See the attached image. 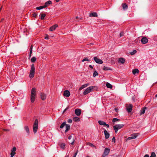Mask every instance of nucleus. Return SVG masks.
<instances>
[{
    "label": "nucleus",
    "mask_w": 157,
    "mask_h": 157,
    "mask_svg": "<svg viewBox=\"0 0 157 157\" xmlns=\"http://www.w3.org/2000/svg\"><path fill=\"white\" fill-rule=\"evenodd\" d=\"M136 52H137V51L136 50H134L133 51L130 52L129 53L130 55H133L135 54H136Z\"/></svg>",
    "instance_id": "nucleus-34"
},
{
    "label": "nucleus",
    "mask_w": 157,
    "mask_h": 157,
    "mask_svg": "<svg viewBox=\"0 0 157 157\" xmlns=\"http://www.w3.org/2000/svg\"><path fill=\"white\" fill-rule=\"evenodd\" d=\"M105 125L108 128L109 127V125L108 124H106H106Z\"/></svg>",
    "instance_id": "nucleus-52"
},
{
    "label": "nucleus",
    "mask_w": 157,
    "mask_h": 157,
    "mask_svg": "<svg viewBox=\"0 0 157 157\" xmlns=\"http://www.w3.org/2000/svg\"><path fill=\"white\" fill-rule=\"evenodd\" d=\"M44 6H40L37 7L36 8V9L37 10H40L43 8H44Z\"/></svg>",
    "instance_id": "nucleus-36"
},
{
    "label": "nucleus",
    "mask_w": 157,
    "mask_h": 157,
    "mask_svg": "<svg viewBox=\"0 0 157 157\" xmlns=\"http://www.w3.org/2000/svg\"><path fill=\"white\" fill-rule=\"evenodd\" d=\"M36 89L33 88L31 91V101L32 102H33L35 99Z\"/></svg>",
    "instance_id": "nucleus-1"
},
{
    "label": "nucleus",
    "mask_w": 157,
    "mask_h": 157,
    "mask_svg": "<svg viewBox=\"0 0 157 157\" xmlns=\"http://www.w3.org/2000/svg\"><path fill=\"white\" fill-rule=\"evenodd\" d=\"M38 128V121L37 119L35 120L33 126V131L34 133L36 132Z\"/></svg>",
    "instance_id": "nucleus-3"
},
{
    "label": "nucleus",
    "mask_w": 157,
    "mask_h": 157,
    "mask_svg": "<svg viewBox=\"0 0 157 157\" xmlns=\"http://www.w3.org/2000/svg\"><path fill=\"white\" fill-rule=\"evenodd\" d=\"M150 156L151 157H156V155L155 153L154 152H152Z\"/></svg>",
    "instance_id": "nucleus-39"
},
{
    "label": "nucleus",
    "mask_w": 157,
    "mask_h": 157,
    "mask_svg": "<svg viewBox=\"0 0 157 157\" xmlns=\"http://www.w3.org/2000/svg\"><path fill=\"white\" fill-rule=\"evenodd\" d=\"M94 59L97 63L101 64L103 62L101 59L98 58L97 57H94Z\"/></svg>",
    "instance_id": "nucleus-7"
},
{
    "label": "nucleus",
    "mask_w": 157,
    "mask_h": 157,
    "mask_svg": "<svg viewBox=\"0 0 157 157\" xmlns=\"http://www.w3.org/2000/svg\"><path fill=\"white\" fill-rule=\"evenodd\" d=\"M132 105L131 104L127 106V110L128 113H130L132 111Z\"/></svg>",
    "instance_id": "nucleus-10"
},
{
    "label": "nucleus",
    "mask_w": 157,
    "mask_h": 157,
    "mask_svg": "<svg viewBox=\"0 0 157 157\" xmlns=\"http://www.w3.org/2000/svg\"><path fill=\"white\" fill-rule=\"evenodd\" d=\"M35 72V66L33 64H32L31 65L30 73L29 75V77L30 78H33L34 76Z\"/></svg>",
    "instance_id": "nucleus-2"
},
{
    "label": "nucleus",
    "mask_w": 157,
    "mask_h": 157,
    "mask_svg": "<svg viewBox=\"0 0 157 157\" xmlns=\"http://www.w3.org/2000/svg\"><path fill=\"white\" fill-rule=\"evenodd\" d=\"M73 121L75 122L79 121H80V119L77 117H74L73 118Z\"/></svg>",
    "instance_id": "nucleus-24"
},
{
    "label": "nucleus",
    "mask_w": 157,
    "mask_h": 157,
    "mask_svg": "<svg viewBox=\"0 0 157 157\" xmlns=\"http://www.w3.org/2000/svg\"><path fill=\"white\" fill-rule=\"evenodd\" d=\"M120 121V120L119 119L114 118L113 119L112 121L114 123L117 121Z\"/></svg>",
    "instance_id": "nucleus-32"
},
{
    "label": "nucleus",
    "mask_w": 157,
    "mask_h": 157,
    "mask_svg": "<svg viewBox=\"0 0 157 157\" xmlns=\"http://www.w3.org/2000/svg\"><path fill=\"white\" fill-rule=\"evenodd\" d=\"M124 32H121V33H120V37L122 36H123L124 35Z\"/></svg>",
    "instance_id": "nucleus-40"
},
{
    "label": "nucleus",
    "mask_w": 157,
    "mask_h": 157,
    "mask_svg": "<svg viewBox=\"0 0 157 157\" xmlns=\"http://www.w3.org/2000/svg\"><path fill=\"white\" fill-rule=\"evenodd\" d=\"M115 140H116V139H115V137H113L112 139V141L113 142H114V143H115Z\"/></svg>",
    "instance_id": "nucleus-43"
},
{
    "label": "nucleus",
    "mask_w": 157,
    "mask_h": 157,
    "mask_svg": "<svg viewBox=\"0 0 157 157\" xmlns=\"http://www.w3.org/2000/svg\"><path fill=\"white\" fill-rule=\"evenodd\" d=\"M86 157H89V156H87Z\"/></svg>",
    "instance_id": "nucleus-63"
},
{
    "label": "nucleus",
    "mask_w": 157,
    "mask_h": 157,
    "mask_svg": "<svg viewBox=\"0 0 157 157\" xmlns=\"http://www.w3.org/2000/svg\"><path fill=\"white\" fill-rule=\"evenodd\" d=\"M32 53V51L30 50L29 55V58H30Z\"/></svg>",
    "instance_id": "nucleus-46"
},
{
    "label": "nucleus",
    "mask_w": 157,
    "mask_h": 157,
    "mask_svg": "<svg viewBox=\"0 0 157 157\" xmlns=\"http://www.w3.org/2000/svg\"><path fill=\"white\" fill-rule=\"evenodd\" d=\"M57 2H59L60 0H55Z\"/></svg>",
    "instance_id": "nucleus-57"
},
{
    "label": "nucleus",
    "mask_w": 157,
    "mask_h": 157,
    "mask_svg": "<svg viewBox=\"0 0 157 157\" xmlns=\"http://www.w3.org/2000/svg\"><path fill=\"white\" fill-rule=\"evenodd\" d=\"M66 129L65 131V132H67L70 129V125L69 124H66Z\"/></svg>",
    "instance_id": "nucleus-25"
},
{
    "label": "nucleus",
    "mask_w": 157,
    "mask_h": 157,
    "mask_svg": "<svg viewBox=\"0 0 157 157\" xmlns=\"http://www.w3.org/2000/svg\"><path fill=\"white\" fill-rule=\"evenodd\" d=\"M110 151V149L107 148H106L102 155L103 157H105L106 156L108 155Z\"/></svg>",
    "instance_id": "nucleus-6"
},
{
    "label": "nucleus",
    "mask_w": 157,
    "mask_h": 157,
    "mask_svg": "<svg viewBox=\"0 0 157 157\" xmlns=\"http://www.w3.org/2000/svg\"><path fill=\"white\" fill-rule=\"evenodd\" d=\"M32 49H33V46H32V45H31L30 48V50L32 51Z\"/></svg>",
    "instance_id": "nucleus-51"
},
{
    "label": "nucleus",
    "mask_w": 157,
    "mask_h": 157,
    "mask_svg": "<svg viewBox=\"0 0 157 157\" xmlns=\"http://www.w3.org/2000/svg\"><path fill=\"white\" fill-rule=\"evenodd\" d=\"M147 108L146 107H144L143 108L142 110H140V114H142L144 113L145 110L146 109H147Z\"/></svg>",
    "instance_id": "nucleus-23"
},
{
    "label": "nucleus",
    "mask_w": 157,
    "mask_h": 157,
    "mask_svg": "<svg viewBox=\"0 0 157 157\" xmlns=\"http://www.w3.org/2000/svg\"><path fill=\"white\" fill-rule=\"evenodd\" d=\"M122 6L124 10H127L128 8V5L126 3H123Z\"/></svg>",
    "instance_id": "nucleus-21"
},
{
    "label": "nucleus",
    "mask_w": 157,
    "mask_h": 157,
    "mask_svg": "<svg viewBox=\"0 0 157 157\" xmlns=\"http://www.w3.org/2000/svg\"><path fill=\"white\" fill-rule=\"evenodd\" d=\"M70 94V92L68 90H65L64 91L63 94V95L67 97H69Z\"/></svg>",
    "instance_id": "nucleus-12"
},
{
    "label": "nucleus",
    "mask_w": 157,
    "mask_h": 157,
    "mask_svg": "<svg viewBox=\"0 0 157 157\" xmlns=\"http://www.w3.org/2000/svg\"><path fill=\"white\" fill-rule=\"evenodd\" d=\"M4 20V19H2L1 20V21H2Z\"/></svg>",
    "instance_id": "nucleus-58"
},
{
    "label": "nucleus",
    "mask_w": 157,
    "mask_h": 157,
    "mask_svg": "<svg viewBox=\"0 0 157 157\" xmlns=\"http://www.w3.org/2000/svg\"><path fill=\"white\" fill-rule=\"evenodd\" d=\"M65 144L64 143H61L60 145V147L63 149L64 148V147H65Z\"/></svg>",
    "instance_id": "nucleus-33"
},
{
    "label": "nucleus",
    "mask_w": 157,
    "mask_h": 157,
    "mask_svg": "<svg viewBox=\"0 0 157 157\" xmlns=\"http://www.w3.org/2000/svg\"><path fill=\"white\" fill-rule=\"evenodd\" d=\"M106 85L107 87L109 88L112 89L113 87V86L112 85L110 84L109 82H107V83H106Z\"/></svg>",
    "instance_id": "nucleus-26"
},
{
    "label": "nucleus",
    "mask_w": 157,
    "mask_h": 157,
    "mask_svg": "<svg viewBox=\"0 0 157 157\" xmlns=\"http://www.w3.org/2000/svg\"><path fill=\"white\" fill-rule=\"evenodd\" d=\"M124 124H116L113 126V128L115 130L116 133H117L118 130L122 128L124 126Z\"/></svg>",
    "instance_id": "nucleus-4"
},
{
    "label": "nucleus",
    "mask_w": 157,
    "mask_h": 157,
    "mask_svg": "<svg viewBox=\"0 0 157 157\" xmlns=\"http://www.w3.org/2000/svg\"><path fill=\"white\" fill-rule=\"evenodd\" d=\"M88 145H89L91 147H94V146L93 144L90 143H88Z\"/></svg>",
    "instance_id": "nucleus-41"
},
{
    "label": "nucleus",
    "mask_w": 157,
    "mask_h": 157,
    "mask_svg": "<svg viewBox=\"0 0 157 157\" xmlns=\"http://www.w3.org/2000/svg\"><path fill=\"white\" fill-rule=\"evenodd\" d=\"M89 85V83L86 84L82 86L79 88V90H82L85 87H86Z\"/></svg>",
    "instance_id": "nucleus-20"
},
{
    "label": "nucleus",
    "mask_w": 157,
    "mask_h": 157,
    "mask_svg": "<svg viewBox=\"0 0 157 157\" xmlns=\"http://www.w3.org/2000/svg\"><path fill=\"white\" fill-rule=\"evenodd\" d=\"M58 25L57 24H55L53 25L51 27L50 29L49 30L51 31H52L55 30L56 28L58 27Z\"/></svg>",
    "instance_id": "nucleus-14"
},
{
    "label": "nucleus",
    "mask_w": 157,
    "mask_h": 157,
    "mask_svg": "<svg viewBox=\"0 0 157 157\" xmlns=\"http://www.w3.org/2000/svg\"><path fill=\"white\" fill-rule=\"evenodd\" d=\"M4 131H9V130L8 129H4L3 130Z\"/></svg>",
    "instance_id": "nucleus-56"
},
{
    "label": "nucleus",
    "mask_w": 157,
    "mask_h": 157,
    "mask_svg": "<svg viewBox=\"0 0 157 157\" xmlns=\"http://www.w3.org/2000/svg\"><path fill=\"white\" fill-rule=\"evenodd\" d=\"M68 156H69L68 155H67V156H65V157H68Z\"/></svg>",
    "instance_id": "nucleus-62"
},
{
    "label": "nucleus",
    "mask_w": 157,
    "mask_h": 157,
    "mask_svg": "<svg viewBox=\"0 0 157 157\" xmlns=\"http://www.w3.org/2000/svg\"><path fill=\"white\" fill-rule=\"evenodd\" d=\"M78 18V17H76V19H77Z\"/></svg>",
    "instance_id": "nucleus-59"
},
{
    "label": "nucleus",
    "mask_w": 157,
    "mask_h": 157,
    "mask_svg": "<svg viewBox=\"0 0 157 157\" xmlns=\"http://www.w3.org/2000/svg\"><path fill=\"white\" fill-rule=\"evenodd\" d=\"M95 87L94 86H91L87 88L83 92V94L85 95L89 93L92 91V89L95 88Z\"/></svg>",
    "instance_id": "nucleus-5"
},
{
    "label": "nucleus",
    "mask_w": 157,
    "mask_h": 157,
    "mask_svg": "<svg viewBox=\"0 0 157 157\" xmlns=\"http://www.w3.org/2000/svg\"><path fill=\"white\" fill-rule=\"evenodd\" d=\"M16 150V148L15 147H14L12 150H11V152L10 153L11 157H13L15 154V151Z\"/></svg>",
    "instance_id": "nucleus-13"
},
{
    "label": "nucleus",
    "mask_w": 157,
    "mask_h": 157,
    "mask_svg": "<svg viewBox=\"0 0 157 157\" xmlns=\"http://www.w3.org/2000/svg\"><path fill=\"white\" fill-rule=\"evenodd\" d=\"M125 61V59L123 58H121L119 59V62L121 63L122 64L124 63Z\"/></svg>",
    "instance_id": "nucleus-22"
},
{
    "label": "nucleus",
    "mask_w": 157,
    "mask_h": 157,
    "mask_svg": "<svg viewBox=\"0 0 157 157\" xmlns=\"http://www.w3.org/2000/svg\"><path fill=\"white\" fill-rule=\"evenodd\" d=\"M2 7H1L0 8V11H1V10L2 9Z\"/></svg>",
    "instance_id": "nucleus-61"
},
{
    "label": "nucleus",
    "mask_w": 157,
    "mask_h": 157,
    "mask_svg": "<svg viewBox=\"0 0 157 157\" xmlns=\"http://www.w3.org/2000/svg\"><path fill=\"white\" fill-rule=\"evenodd\" d=\"M66 124V122H63L60 126V128H62Z\"/></svg>",
    "instance_id": "nucleus-31"
},
{
    "label": "nucleus",
    "mask_w": 157,
    "mask_h": 157,
    "mask_svg": "<svg viewBox=\"0 0 157 157\" xmlns=\"http://www.w3.org/2000/svg\"><path fill=\"white\" fill-rule=\"evenodd\" d=\"M36 59L35 57H33L31 59V61L32 62L34 63L36 61Z\"/></svg>",
    "instance_id": "nucleus-35"
},
{
    "label": "nucleus",
    "mask_w": 157,
    "mask_h": 157,
    "mask_svg": "<svg viewBox=\"0 0 157 157\" xmlns=\"http://www.w3.org/2000/svg\"><path fill=\"white\" fill-rule=\"evenodd\" d=\"M78 150L75 153V154L73 157H76V156L78 153Z\"/></svg>",
    "instance_id": "nucleus-47"
},
{
    "label": "nucleus",
    "mask_w": 157,
    "mask_h": 157,
    "mask_svg": "<svg viewBox=\"0 0 157 157\" xmlns=\"http://www.w3.org/2000/svg\"><path fill=\"white\" fill-rule=\"evenodd\" d=\"M52 2L51 1H48L46 2L44 4V6L45 8L48 6L49 5L52 4Z\"/></svg>",
    "instance_id": "nucleus-17"
},
{
    "label": "nucleus",
    "mask_w": 157,
    "mask_h": 157,
    "mask_svg": "<svg viewBox=\"0 0 157 157\" xmlns=\"http://www.w3.org/2000/svg\"><path fill=\"white\" fill-rule=\"evenodd\" d=\"M67 122L68 123H71L72 122V120L71 119H69L68 120Z\"/></svg>",
    "instance_id": "nucleus-45"
},
{
    "label": "nucleus",
    "mask_w": 157,
    "mask_h": 157,
    "mask_svg": "<svg viewBox=\"0 0 157 157\" xmlns=\"http://www.w3.org/2000/svg\"><path fill=\"white\" fill-rule=\"evenodd\" d=\"M68 108V107H67V108H66L63 111V113L65 112Z\"/></svg>",
    "instance_id": "nucleus-49"
},
{
    "label": "nucleus",
    "mask_w": 157,
    "mask_h": 157,
    "mask_svg": "<svg viewBox=\"0 0 157 157\" xmlns=\"http://www.w3.org/2000/svg\"><path fill=\"white\" fill-rule=\"evenodd\" d=\"M74 142H75V140L74 138H73L72 139V141L71 142H70V143L71 144L73 145Z\"/></svg>",
    "instance_id": "nucleus-44"
},
{
    "label": "nucleus",
    "mask_w": 157,
    "mask_h": 157,
    "mask_svg": "<svg viewBox=\"0 0 157 157\" xmlns=\"http://www.w3.org/2000/svg\"><path fill=\"white\" fill-rule=\"evenodd\" d=\"M40 96L41 99L43 100L46 98V95L44 93H41V94Z\"/></svg>",
    "instance_id": "nucleus-19"
},
{
    "label": "nucleus",
    "mask_w": 157,
    "mask_h": 157,
    "mask_svg": "<svg viewBox=\"0 0 157 157\" xmlns=\"http://www.w3.org/2000/svg\"><path fill=\"white\" fill-rule=\"evenodd\" d=\"M46 15L44 14H42L40 17V18L41 20H43L44 19V17H45Z\"/></svg>",
    "instance_id": "nucleus-37"
},
{
    "label": "nucleus",
    "mask_w": 157,
    "mask_h": 157,
    "mask_svg": "<svg viewBox=\"0 0 157 157\" xmlns=\"http://www.w3.org/2000/svg\"><path fill=\"white\" fill-rule=\"evenodd\" d=\"M144 157H149V155L147 154L145 155Z\"/></svg>",
    "instance_id": "nucleus-50"
},
{
    "label": "nucleus",
    "mask_w": 157,
    "mask_h": 157,
    "mask_svg": "<svg viewBox=\"0 0 157 157\" xmlns=\"http://www.w3.org/2000/svg\"><path fill=\"white\" fill-rule=\"evenodd\" d=\"M138 135L137 133H135L133 134H132L131 136L128 137L127 138L128 140H130L132 139L136 138L137 136Z\"/></svg>",
    "instance_id": "nucleus-11"
},
{
    "label": "nucleus",
    "mask_w": 157,
    "mask_h": 157,
    "mask_svg": "<svg viewBox=\"0 0 157 157\" xmlns=\"http://www.w3.org/2000/svg\"><path fill=\"white\" fill-rule=\"evenodd\" d=\"M98 123L99 124L101 125H105V124H106L105 122L103 121H98Z\"/></svg>",
    "instance_id": "nucleus-27"
},
{
    "label": "nucleus",
    "mask_w": 157,
    "mask_h": 157,
    "mask_svg": "<svg viewBox=\"0 0 157 157\" xmlns=\"http://www.w3.org/2000/svg\"><path fill=\"white\" fill-rule=\"evenodd\" d=\"M89 67L90 68H92V69H93V66H92V65H90L89 66Z\"/></svg>",
    "instance_id": "nucleus-53"
},
{
    "label": "nucleus",
    "mask_w": 157,
    "mask_h": 157,
    "mask_svg": "<svg viewBox=\"0 0 157 157\" xmlns=\"http://www.w3.org/2000/svg\"><path fill=\"white\" fill-rule=\"evenodd\" d=\"M139 72V70L138 69H134L132 71V73L134 75L138 73Z\"/></svg>",
    "instance_id": "nucleus-28"
},
{
    "label": "nucleus",
    "mask_w": 157,
    "mask_h": 157,
    "mask_svg": "<svg viewBox=\"0 0 157 157\" xmlns=\"http://www.w3.org/2000/svg\"><path fill=\"white\" fill-rule=\"evenodd\" d=\"M45 39H48V36H46L45 37V38H44Z\"/></svg>",
    "instance_id": "nucleus-55"
},
{
    "label": "nucleus",
    "mask_w": 157,
    "mask_h": 157,
    "mask_svg": "<svg viewBox=\"0 0 157 157\" xmlns=\"http://www.w3.org/2000/svg\"><path fill=\"white\" fill-rule=\"evenodd\" d=\"M72 136L71 135H70L68 137V139L69 140H70L72 138Z\"/></svg>",
    "instance_id": "nucleus-48"
},
{
    "label": "nucleus",
    "mask_w": 157,
    "mask_h": 157,
    "mask_svg": "<svg viewBox=\"0 0 157 157\" xmlns=\"http://www.w3.org/2000/svg\"><path fill=\"white\" fill-rule=\"evenodd\" d=\"M103 70L104 71H107V70H112V69L110 68L109 67L104 66L103 67Z\"/></svg>",
    "instance_id": "nucleus-29"
},
{
    "label": "nucleus",
    "mask_w": 157,
    "mask_h": 157,
    "mask_svg": "<svg viewBox=\"0 0 157 157\" xmlns=\"http://www.w3.org/2000/svg\"><path fill=\"white\" fill-rule=\"evenodd\" d=\"M89 16L97 17L98 16V15L96 12L91 13H90Z\"/></svg>",
    "instance_id": "nucleus-18"
},
{
    "label": "nucleus",
    "mask_w": 157,
    "mask_h": 157,
    "mask_svg": "<svg viewBox=\"0 0 157 157\" xmlns=\"http://www.w3.org/2000/svg\"><path fill=\"white\" fill-rule=\"evenodd\" d=\"M155 97H156V98L157 97V94H156L155 95Z\"/></svg>",
    "instance_id": "nucleus-60"
},
{
    "label": "nucleus",
    "mask_w": 157,
    "mask_h": 157,
    "mask_svg": "<svg viewBox=\"0 0 157 157\" xmlns=\"http://www.w3.org/2000/svg\"><path fill=\"white\" fill-rule=\"evenodd\" d=\"M75 113L77 116H80L81 113V109H76L75 110Z\"/></svg>",
    "instance_id": "nucleus-8"
},
{
    "label": "nucleus",
    "mask_w": 157,
    "mask_h": 157,
    "mask_svg": "<svg viewBox=\"0 0 157 157\" xmlns=\"http://www.w3.org/2000/svg\"><path fill=\"white\" fill-rule=\"evenodd\" d=\"M141 42L143 44H145L148 42V40L146 37H144L141 39Z\"/></svg>",
    "instance_id": "nucleus-9"
},
{
    "label": "nucleus",
    "mask_w": 157,
    "mask_h": 157,
    "mask_svg": "<svg viewBox=\"0 0 157 157\" xmlns=\"http://www.w3.org/2000/svg\"><path fill=\"white\" fill-rule=\"evenodd\" d=\"M90 59H88V58L87 57H85L82 60V62H84L85 61H88V62H90Z\"/></svg>",
    "instance_id": "nucleus-30"
},
{
    "label": "nucleus",
    "mask_w": 157,
    "mask_h": 157,
    "mask_svg": "<svg viewBox=\"0 0 157 157\" xmlns=\"http://www.w3.org/2000/svg\"><path fill=\"white\" fill-rule=\"evenodd\" d=\"M104 134L105 135L106 139H108L109 137V134L107 132L106 130H105L104 131Z\"/></svg>",
    "instance_id": "nucleus-15"
},
{
    "label": "nucleus",
    "mask_w": 157,
    "mask_h": 157,
    "mask_svg": "<svg viewBox=\"0 0 157 157\" xmlns=\"http://www.w3.org/2000/svg\"><path fill=\"white\" fill-rule=\"evenodd\" d=\"M33 17H34L36 18L37 16V14L36 13H34L33 14Z\"/></svg>",
    "instance_id": "nucleus-42"
},
{
    "label": "nucleus",
    "mask_w": 157,
    "mask_h": 157,
    "mask_svg": "<svg viewBox=\"0 0 157 157\" xmlns=\"http://www.w3.org/2000/svg\"><path fill=\"white\" fill-rule=\"evenodd\" d=\"M115 110L116 112H117L118 111V109L117 108H115Z\"/></svg>",
    "instance_id": "nucleus-54"
},
{
    "label": "nucleus",
    "mask_w": 157,
    "mask_h": 157,
    "mask_svg": "<svg viewBox=\"0 0 157 157\" xmlns=\"http://www.w3.org/2000/svg\"><path fill=\"white\" fill-rule=\"evenodd\" d=\"M24 130L26 132L28 135H29L30 133L29 128L28 126H25L24 127Z\"/></svg>",
    "instance_id": "nucleus-16"
},
{
    "label": "nucleus",
    "mask_w": 157,
    "mask_h": 157,
    "mask_svg": "<svg viewBox=\"0 0 157 157\" xmlns=\"http://www.w3.org/2000/svg\"><path fill=\"white\" fill-rule=\"evenodd\" d=\"M98 75V73L96 71H95L93 74V76L95 77L96 76Z\"/></svg>",
    "instance_id": "nucleus-38"
}]
</instances>
